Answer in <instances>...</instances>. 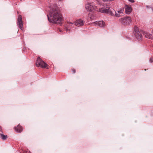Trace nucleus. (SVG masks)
Returning a JSON list of instances; mask_svg holds the SVG:
<instances>
[{
	"label": "nucleus",
	"instance_id": "obj_1",
	"mask_svg": "<svg viewBox=\"0 0 153 153\" xmlns=\"http://www.w3.org/2000/svg\"><path fill=\"white\" fill-rule=\"evenodd\" d=\"M57 6L53 8L49 15H47L48 19H62V16L57 10Z\"/></svg>",
	"mask_w": 153,
	"mask_h": 153
},
{
	"label": "nucleus",
	"instance_id": "obj_2",
	"mask_svg": "<svg viewBox=\"0 0 153 153\" xmlns=\"http://www.w3.org/2000/svg\"><path fill=\"white\" fill-rule=\"evenodd\" d=\"M85 8L87 11L92 12L97 9V7L92 3H87L85 5Z\"/></svg>",
	"mask_w": 153,
	"mask_h": 153
},
{
	"label": "nucleus",
	"instance_id": "obj_3",
	"mask_svg": "<svg viewBox=\"0 0 153 153\" xmlns=\"http://www.w3.org/2000/svg\"><path fill=\"white\" fill-rule=\"evenodd\" d=\"M134 34L138 40H140L142 39V36L139 31V29L137 26H135L134 28Z\"/></svg>",
	"mask_w": 153,
	"mask_h": 153
},
{
	"label": "nucleus",
	"instance_id": "obj_4",
	"mask_svg": "<svg viewBox=\"0 0 153 153\" xmlns=\"http://www.w3.org/2000/svg\"><path fill=\"white\" fill-rule=\"evenodd\" d=\"M99 11L101 13H105L111 16H112L113 14L110 8L105 9L104 8H101L99 9Z\"/></svg>",
	"mask_w": 153,
	"mask_h": 153
},
{
	"label": "nucleus",
	"instance_id": "obj_5",
	"mask_svg": "<svg viewBox=\"0 0 153 153\" xmlns=\"http://www.w3.org/2000/svg\"><path fill=\"white\" fill-rule=\"evenodd\" d=\"M92 23L95 25L101 27H103L105 26V23L102 21H99L95 22Z\"/></svg>",
	"mask_w": 153,
	"mask_h": 153
},
{
	"label": "nucleus",
	"instance_id": "obj_6",
	"mask_svg": "<svg viewBox=\"0 0 153 153\" xmlns=\"http://www.w3.org/2000/svg\"><path fill=\"white\" fill-rule=\"evenodd\" d=\"M49 22L53 24H59L60 25L62 24V20H48Z\"/></svg>",
	"mask_w": 153,
	"mask_h": 153
},
{
	"label": "nucleus",
	"instance_id": "obj_7",
	"mask_svg": "<svg viewBox=\"0 0 153 153\" xmlns=\"http://www.w3.org/2000/svg\"><path fill=\"white\" fill-rule=\"evenodd\" d=\"M120 22L122 24L124 25H128L131 22V20H120Z\"/></svg>",
	"mask_w": 153,
	"mask_h": 153
},
{
	"label": "nucleus",
	"instance_id": "obj_8",
	"mask_svg": "<svg viewBox=\"0 0 153 153\" xmlns=\"http://www.w3.org/2000/svg\"><path fill=\"white\" fill-rule=\"evenodd\" d=\"M85 22L83 20H76L75 22V25L76 26H80L82 25Z\"/></svg>",
	"mask_w": 153,
	"mask_h": 153
},
{
	"label": "nucleus",
	"instance_id": "obj_9",
	"mask_svg": "<svg viewBox=\"0 0 153 153\" xmlns=\"http://www.w3.org/2000/svg\"><path fill=\"white\" fill-rule=\"evenodd\" d=\"M44 63V61L42 60L39 57H38L36 65L37 67H39L41 64Z\"/></svg>",
	"mask_w": 153,
	"mask_h": 153
},
{
	"label": "nucleus",
	"instance_id": "obj_10",
	"mask_svg": "<svg viewBox=\"0 0 153 153\" xmlns=\"http://www.w3.org/2000/svg\"><path fill=\"white\" fill-rule=\"evenodd\" d=\"M143 35H144L146 37L151 39L152 38V35L150 34L149 32H144L143 33Z\"/></svg>",
	"mask_w": 153,
	"mask_h": 153
},
{
	"label": "nucleus",
	"instance_id": "obj_11",
	"mask_svg": "<svg viewBox=\"0 0 153 153\" xmlns=\"http://www.w3.org/2000/svg\"><path fill=\"white\" fill-rule=\"evenodd\" d=\"M132 8L128 6H126L125 8L126 13L128 14H129L132 11Z\"/></svg>",
	"mask_w": 153,
	"mask_h": 153
},
{
	"label": "nucleus",
	"instance_id": "obj_12",
	"mask_svg": "<svg viewBox=\"0 0 153 153\" xmlns=\"http://www.w3.org/2000/svg\"><path fill=\"white\" fill-rule=\"evenodd\" d=\"M14 128L16 131L19 133L21 132L22 131V127L19 125H18L17 126L15 127Z\"/></svg>",
	"mask_w": 153,
	"mask_h": 153
},
{
	"label": "nucleus",
	"instance_id": "obj_13",
	"mask_svg": "<svg viewBox=\"0 0 153 153\" xmlns=\"http://www.w3.org/2000/svg\"><path fill=\"white\" fill-rule=\"evenodd\" d=\"M18 25L19 27L22 30H23V23L22 20H18Z\"/></svg>",
	"mask_w": 153,
	"mask_h": 153
},
{
	"label": "nucleus",
	"instance_id": "obj_14",
	"mask_svg": "<svg viewBox=\"0 0 153 153\" xmlns=\"http://www.w3.org/2000/svg\"><path fill=\"white\" fill-rule=\"evenodd\" d=\"M42 68H46L48 69L49 68V66L47 64L44 62V63L41 64L40 66Z\"/></svg>",
	"mask_w": 153,
	"mask_h": 153
},
{
	"label": "nucleus",
	"instance_id": "obj_15",
	"mask_svg": "<svg viewBox=\"0 0 153 153\" xmlns=\"http://www.w3.org/2000/svg\"><path fill=\"white\" fill-rule=\"evenodd\" d=\"M124 10V9L123 8H120L119 10H117V12L120 14L121 15H123V12Z\"/></svg>",
	"mask_w": 153,
	"mask_h": 153
},
{
	"label": "nucleus",
	"instance_id": "obj_16",
	"mask_svg": "<svg viewBox=\"0 0 153 153\" xmlns=\"http://www.w3.org/2000/svg\"><path fill=\"white\" fill-rule=\"evenodd\" d=\"M0 135V137L4 140H6L7 137V135H5L3 134H1Z\"/></svg>",
	"mask_w": 153,
	"mask_h": 153
},
{
	"label": "nucleus",
	"instance_id": "obj_17",
	"mask_svg": "<svg viewBox=\"0 0 153 153\" xmlns=\"http://www.w3.org/2000/svg\"><path fill=\"white\" fill-rule=\"evenodd\" d=\"M121 16L122 15L120 14L117 12V11L115 12V16L116 17H119Z\"/></svg>",
	"mask_w": 153,
	"mask_h": 153
},
{
	"label": "nucleus",
	"instance_id": "obj_18",
	"mask_svg": "<svg viewBox=\"0 0 153 153\" xmlns=\"http://www.w3.org/2000/svg\"><path fill=\"white\" fill-rule=\"evenodd\" d=\"M92 15L91 13H90L89 14H88V17H89L90 18V19H93L94 18H93V16L92 17Z\"/></svg>",
	"mask_w": 153,
	"mask_h": 153
},
{
	"label": "nucleus",
	"instance_id": "obj_19",
	"mask_svg": "<svg viewBox=\"0 0 153 153\" xmlns=\"http://www.w3.org/2000/svg\"><path fill=\"white\" fill-rule=\"evenodd\" d=\"M17 19H22V17L21 15H19Z\"/></svg>",
	"mask_w": 153,
	"mask_h": 153
},
{
	"label": "nucleus",
	"instance_id": "obj_20",
	"mask_svg": "<svg viewBox=\"0 0 153 153\" xmlns=\"http://www.w3.org/2000/svg\"><path fill=\"white\" fill-rule=\"evenodd\" d=\"M129 2L133 3L134 2V0H128Z\"/></svg>",
	"mask_w": 153,
	"mask_h": 153
},
{
	"label": "nucleus",
	"instance_id": "obj_21",
	"mask_svg": "<svg viewBox=\"0 0 153 153\" xmlns=\"http://www.w3.org/2000/svg\"><path fill=\"white\" fill-rule=\"evenodd\" d=\"M149 61L150 62H152L153 61V59L152 58H150V60H149Z\"/></svg>",
	"mask_w": 153,
	"mask_h": 153
},
{
	"label": "nucleus",
	"instance_id": "obj_22",
	"mask_svg": "<svg viewBox=\"0 0 153 153\" xmlns=\"http://www.w3.org/2000/svg\"><path fill=\"white\" fill-rule=\"evenodd\" d=\"M103 1H113V0H102Z\"/></svg>",
	"mask_w": 153,
	"mask_h": 153
},
{
	"label": "nucleus",
	"instance_id": "obj_23",
	"mask_svg": "<svg viewBox=\"0 0 153 153\" xmlns=\"http://www.w3.org/2000/svg\"><path fill=\"white\" fill-rule=\"evenodd\" d=\"M73 72L74 73H75L76 71L75 70H73Z\"/></svg>",
	"mask_w": 153,
	"mask_h": 153
},
{
	"label": "nucleus",
	"instance_id": "obj_24",
	"mask_svg": "<svg viewBox=\"0 0 153 153\" xmlns=\"http://www.w3.org/2000/svg\"><path fill=\"white\" fill-rule=\"evenodd\" d=\"M2 130L1 127V126H0V131H1Z\"/></svg>",
	"mask_w": 153,
	"mask_h": 153
},
{
	"label": "nucleus",
	"instance_id": "obj_25",
	"mask_svg": "<svg viewBox=\"0 0 153 153\" xmlns=\"http://www.w3.org/2000/svg\"><path fill=\"white\" fill-rule=\"evenodd\" d=\"M129 18L128 17H127L126 18V19H128Z\"/></svg>",
	"mask_w": 153,
	"mask_h": 153
},
{
	"label": "nucleus",
	"instance_id": "obj_26",
	"mask_svg": "<svg viewBox=\"0 0 153 153\" xmlns=\"http://www.w3.org/2000/svg\"><path fill=\"white\" fill-rule=\"evenodd\" d=\"M152 11H153V8H152Z\"/></svg>",
	"mask_w": 153,
	"mask_h": 153
},
{
	"label": "nucleus",
	"instance_id": "obj_27",
	"mask_svg": "<svg viewBox=\"0 0 153 153\" xmlns=\"http://www.w3.org/2000/svg\"><path fill=\"white\" fill-rule=\"evenodd\" d=\"M68 30V29H66V30Z\"/></svg>",
	"mask_w": 153,
	"mask_h": 153
},
{
	"label": "nucleus",
	"instance_id": "obj_28",
	"mask_svg": "<svg viewBox=\"0 0 153 153\" xmlns=\"http://www.w3.org/2000/svg\"><path fill=\"white\" fill-rule=\"evenodd\" d=\"M70 23H71V24H73V23H71V22Z\"/></svg>",
	"mask_w": 153,
	"mask_h": 153
},
{
	"label": "nucleus",
	"instance_id": "obj_29",
	"mask_svg": "<svg viewBox=\"0 0 153 153\" xmlns=\"http://www.w3.org/2000/svg\"><path fill=\"white\" fill-rule=\"evenodd\" d=\"M146 7H148L149 6H147Z\"/></svg>",
	"mask_w": 153,
	"mask_h": 153
}]
</instances>
